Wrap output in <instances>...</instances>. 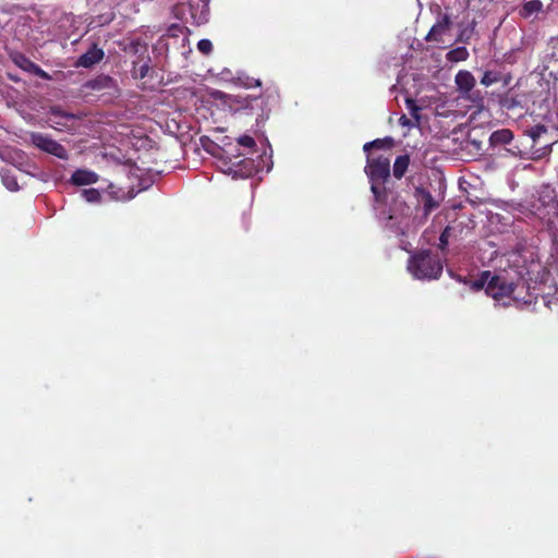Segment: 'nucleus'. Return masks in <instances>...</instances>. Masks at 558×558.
I'll return each mask as SVG.
<instances>
[{"label": "nucleus", "mask_w": 558, "mask_h": 558, "mask_svg": "<svg viewBox=\"0 0 558 558\" xmlns=\"http://www.w3.org/2000/svg\"><path fill=\"white\" fill-rule=\"evenodd\" d=\"M150 58L148 57L147 58V61L144 62L143 64H140L137 62H134V66H133V75L135 78H145L147 75H148V72L150 70Z\"/></svg>", "instance_id": "6ab92c4d"}, {"label": "nucleus", "mask_w": 558, "mask_h": 558, "mask_svg": "<svg viewBox=\"0 0 558 558\" xmlns=\"http://www.w3.org/2000/svg\"><path fill=\"white\" fill-rule=\"evenodd\" d=\"M104 50L98 48L96 44H93L85 53L80 56V58L75 62V66L89 69L95 64L99 63L104 59Z\"/></svg>", "instance_id": "1a4fd4ad"}, {"label": "nucleus", "mask_w": 558, "mask_h": 558, "mask_svg": "<svg viewBox=\"0 0 558 558\" xmlns=\"http://www.w3.org/2000/svg\"><path fill=\"white\" fill-rule=\"evenodd\" d=\"M451 20L449 15H442L429 29L426 41L444 43V36L449 32Z\"/></svg>", "instance_id": "6e6552de"}, {"label": "nucleus", "mask_w": 558, "mask_h": 558, "mask_svg": "<svg viewBox=\"0 0 558 558\" xmlns=\"http://www.w3.org/2000/svg\"><path fill=\"white\" fill-rule=\"evenodd\" d=\"M492 277V272L489 270L482 271L478 278H476L474 281H472L471 288L474 291H480L482 289H485V292L487 293V287L489 283V279Z\"/></svg>", "instance_id": "a211bd4d"}, {"label": "nucleus", "mask_w": 558, "mask_h": 558, "mask_svg": "<svg viewBox=\"0 0 558 558\" xmlns=\"http://www.w3.org/2000/svg\"><path fill=\"white\" fill-rule=\"evenodd\" d=\"M48 114V121L57 130L70 129L72 126L70 122L77 119L75 114L64 111L60 106L50 107Z\"/></svg>", "instance_id": "423d86ee"}, {"label": "nucleus", "mask_w": 558, "mask_h": 558, "mask_svg": "<svg viewBox=\"0 0 558 558\" xmlns=\"http://www.w3.org/2000/svg\"><path fill=\"white\" fill-rule=\"evenodd\" d=\"M454 82L461 93H470L475 86V77L469 71L461 70L456 74Z\"/></svg>", "instance_id": "f8f14e48"}, {"label": "nucleus", "mask_w": 558, "mask_h": 558, "mask_svg": "<svg viewBox=\"0 0 558 558\" xmlns=\"http://www.w3.org/2000/svg\"><path fill=\"white\" fill-rule=\"evenodd\" d=\"M274 99L271 94H262L257 97H246L243 99H235L238 106L235 111L244 110L248 114L256 116L257 124L266 121L270 113V100Z\"/></svg>", "instance_id": "7ed1b4c3"}, {"label": "nucleus", "mask_w": 558, "mask_h": 558, "mask_svg": "<svg viewBox=\"0 0 558 558\" xmlns=\"http://www.w3.org/2000/svg\"><path fill=\"white\" fill-rule=\"evenodd\" d=\"M514 283L509 281L505 275H492L487 287V295L496 301L509 298L514 292Z\"/></svg>", "instance_id": "39448f33"}, {"label": "nucleus", "mask_w": 558, "mask_h": 558, "mask_svg": "<svg viewBox=\"0 0 558 558\" xmlns=\"http://www.w3.org/2000/svg\"><path fill=\"white\" fill-rule=\"evenodd\" d=\"M544 4L541 0H529L525 1L520 11L519 15L523 19H529L532 15H537L538 13L543 12Z\"/></svg>", "instance_id": "4468645a"}, {"label": "nucleus", "mask_w": 558, "mask_h": 558, "mask_svg": "<svg viewBox=\"0 0 558 558\" xmlns=\"http://www.w3.org/2000/svg\"><path fill=\"white\" fill-rule=\"evenodd\" d=\"M399 123L403 126H411L412 123H411V120L409 118H407L405 114H402L399 119Z\"/></svg>", "instance_id": "2f4dec72"}, {"label": "nucleus", "mask_w": 558, "mask_h": 558, "mask_svg": "<svg viewBox=\"0 0 558 558\" xmlns=\"http://www.w3.org/2000/svg\"><path fill=\"white\" fill-rule=\"evenodd\" d=\"M415 194L418 202L423 204L425 215H428L438 208L439 203L435 201L434 196L427 190L423 187H416Z\"/></svg>", "instance_id": "ddd939ff"}, {"label": "nucleus", "mask_w": 558, "mask_h": 558, "mask_svg": "<svg viewBox=\"0 0 558 558\" xmlns=\"http://www.w3.org/2000/svg\"><path fill=\"white\" fill-rule=\"evenodd\" d=\"M84 87L96 92L106 90L109 95H114L119 92L116 80L106 74L97 75L96 77L87 81L84 84Z\"/></svg>", "instance_id": "0eeeda50"}, {"label": "nucleus", "mask_w": 558, "mask_h": 558, "mask_svg": "<svg viewBox=\"0 0 558 558\" xmlns=\"http://www.w3.org/2000/svg\"><path fill=\"white\" fill-rule=\"evenodd\" d=\"M82 196L88 203H98L101 199V193L97 189H94V187L84 189L82 191Z\"/></svg>", "instance_id": "4be33fe9"}, {"label": "nucleus", "mask_w": 558, "mask_h": 558, "mask_svg": "<svg viewBox=\"0 0 558 558\" xmlns=\"http://www.w3.org/2000/svg\"><path fill=\"white\" fill-rule=\"evenodd\" d=\"M71 183L76 186L94 184L98 181V174L86 169H77L71 175Z\"/></svg>", "instance_id": "9b49d317"}, {"label": "nucleus", "mask_w": 558, "mask_h": 558, "mask_svg": "<svg viewBox=\"0 0 558 558\" xmlns=\"http://www.w3.org/2000/svg\"><path fill=\"white\" fill-rule=\"evenodd\" d=\"M517 105V101L514 98H505L502 101V106L507 109H512Z\"/></svg>", "instance_id": "c756f323"}, {"label": "nucleus", "mask_w": 558, "mask_h": 558, "mask_svg": "<svg viewBox=\"0 0 558 558\" xmlns=\"http://www.w3.org/2000/svg\"><path fill=\"white\" fill-rule=\"evenodd\" d=\"M410 165L409 155H400L396 158L392 172L396 179H401L408 170Z\"/></svg>", "instance_id": "dca6fc26"}, {"label": "nucleus", "mask_w": 558, "mask_h": 558, "mask_svg": "<svg viewBox=\"0 0 558 558\" xmlns=\"http://www.w3.org/2000/svg\"><path fill=\"white\" fill-rule=\"evenodd\" d=\"M450 233H451L450 227H446L444 229V231L441 232V234L439 236V248L440 250H445L448 246Z\"/></svg>", "instance_id": "a878e982"}, {"label": "nucleus", "mask_w": 558, "mask_h": 558, "mask_svg": "<svg viewBox=\"0 0 558 558\" xmlns=\"http://www.w3.org/2000/svg\"><path fill=\"white\" fill-rule=\"evenodd\" d=\"M238 81L240 84L245 88H254V87H260L262 82L259 78H255L248 75H240L238 77Z\"/></svg>", "instance_id": "5701e85b"}, {"label": "nucleus", "mask_w": 558, "mask_h": 558, "mask_svg": "<svg viewBox=\"0 0 558 558\" xmlns=\"http://www.w3.org/2000/svg\"><path fill=\"white\" fill-rule=\"evenodd\" d=\"M3 183L11 191H16L19 189L17 182L14 178L3 177Z\"/></svg>", "instance_id": "c85d7f7f"}, {"label": "nucleus", "mask_w": 558, "mask_h": 558, "mask_svg": "<svg viewBox=\"0 0 558 558\" xmlns=\"http://www.w3.org/2000/svg\"><path fill=\"white\" fill-rule=\"evenodd\" d=\"M407 107L410 110L411 116L418 121L420 120V116H418L420 107L416 105L415 100L408 98Z\"/></svg>", "instance_id": "cd10ccee"}, {"label": "nucleus", "mask_w": 558, "mask_h": 558, "mask_svg": "<svg viewBox=\"0 0 558 558\" xmlns=\"http://www.w3.org/2000/svg\"><path fill=\"white\" fill-rule=\"evenodd\" d=\"M547 133V128L543 124H536L529 131V134L531 138L533 140L534 144H536L541 137Z\"/></svg>", "instance_id": "b1692460"}, {"label": "nucleus", "mask_w": 558, "mask_h": 558, "mask_svg": "<svg viewBox=\"0 0 558 558\" xmlns=\"http://www.w3.org/2000/svg\"><path fill=\"white\" fill-rule=\"evenodd\" d=\"M232 166L235 168L233 169L230 167L228 170L233 172L234 177L247 178L253 175L255 172L254 160L250 158H243L239 161H234Z\"/></svg>", "instance_id": "9d476101"}, {"label": "nucleus", "mask_w": 558, "mask_h": 558, "mask_svg": "<svg viewBox=\"0 0 558 558\" xmlns=\"http://www.w3.org/2000/svg\"><path fill=\"white\" fill-rule=\"evenodd\" d=\"M393 146V138L390 136H387L385 138H377L372 142H368L364 144L363 149L364 151H368L371 148L376 149H390Z\"/></svg>", "instance_id": "f3484780"}, {"label": "nucleus", "mask_w": 558, "mask_h": 558, "mask_svg": "<svg viewBox=\"0 0 558 558\" xmlns=\"http://www.w3.org/2000/svg\"><path fill=\"white\" fill-rule=\"evenodd\" d=\"M13 61L16 65H19L23 70H26L29 72L33 71V68H36V63H34L33 61H31L28 58H26L24 54H21V53L16 54L13 58Z\"/></svg>", "instance_id": "412c9836"}, {"label": "nucleus", "mask_w": 558, "mask_h": 558, "mask_svg": "<svg viewBox=\"0 0 558 558\" xmlns=\"http://www.w3.org/2000/svg\"><path fill=\"white\" fill-rule=\"evenodd\" d=\"M197 49L204 54H209L213 51V44L209 39H201Z\"/></svg>", "instance_id": "bb28decb"}, {"label": "nucleus", "mask_w": 558, "mask_h": 558, "mask_svg": "<svg viewBox=\"0 0 558 558\" xmlns=\"http://www.w3.org/2000/svg\"><path fill=\"white\" fill-rule=\"evenodd\" d=\"M512 140L513 134L509 129L497 130L489 137L490 144L494 146L509 144Z\"/></svg>", "instance_id": "2eb2a0df"}, {"label": "nucleus", "mask_w": 558, "mask_h": 558, "mask_svg": "<svg viewBox=\"0 0 558 558\" xmlns=\"http://www.w3.org/2000/svg\"><path fill=\"white\" fill-rule=\"evenodd\" d=\"M454 52H461V59H464L468 56L465 48H458Z\"/></svg>", "instance_id": "473e14b6"}, {"label": "nucleus", "mask_w": 558, "mask_h": 558, "mask_svg": "<svg viewBox=\"0 0 558 558\" xmlns=\"http://www.w3.org/2000/svg\"><path fill=\"white\" fill-rule=\"evenodd\" d=\"M31 142L33 145H35L37 148H39L43 151H46L50 155H53L60 159L66 160L69 157V154L64 146H62L60 143L54 141L48 135L41 134V133H32L31 134Z\"/></svg>", "instance_id": "20e7f679"}, {"label": "nucleus", "mask_w": 558, "mask_h": 558, "mask_svg": "<svg viewBox=\"0 0 558 558\" xmlns=\"http://www.w3.org/2000/svg\"><path fill=\"white\" fill-rule=\"evenodd\" d=\"M365 172L371 181V190L377 203H385L387 191L385 182L390 177V159L387 156H368Z\"/></svg>", "instance_id": "f03ea898"}, {"label": "nucleus", "mask_w": 558, "mask_h": 558, "mask_svg": "<svg viewBox=\"0 0 558 558\" xmlns=\"http://www.w3.org/2000/svg\"><path fill=\"white\" fill-rule=\"evenodd\" d=\"M36 75L43 77V78H49V75L47 72H45L43 69H40L37 64L36 68H33V71Z\"/></svg>", "instance_id": "7c9ffc66"}, {"label": "nucleus", "mask_w": 558, "mask_h": 558, "mask_svg": "<svg viewBox=\"0 0 558 558\" xmlns=\"http://www.w3.org/2000/svg\"><path fill=\"white\" fill-rule=\"evenodd\" d=\"M408 271L420 280L438 279L442 274V263L437 254L422 250L412 254L407 265Z\"/></svg>", "instance_id": "f257e3e1"}, {"label": "nucleus", "mask_w": 558, "mask_h": 558, "mask_svg": "<svg viewBox=\"0 0 558 558\" xmlns=\"http://www.w3.org/2000/svg\"><path fill=\"white\" fill-rule=\"evenodd\" d=\"M236 142L239 145L248 149H253L256 147V142L251 135H242L238 137Z\"/></svg>", "instance_id": "393cba45"}, {"label": "nucleus", "mask_w": 558, "mask_h": 558, "mask_svg": "<svg viewBox=\"0 0 558 558\" xmlns=\"http://www.w3.org/2000/svg\"><path fill=\"white\" fill-rule=\"evenodd\" d=\"M501 77L502 75L498 71H485L481 78V84L484 86H490L501 81Z\"/></svg>", "instance_id": "aec40b11"}]
</instances>
